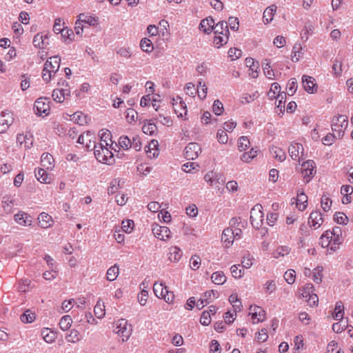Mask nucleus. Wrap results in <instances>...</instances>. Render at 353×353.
Segmentation results:
<instances>
[{"label":"nucleus","mask_w":353,"mask_h":353,"mask_svg":"<svg viewBox=\"0 0 353 353\" xmlns=\"http://www.w3.org/2000/svg\"><path fill=\"white\" fill-rule=\"evenodd\" d=\"M61 58L59 56H54L48 59L42 72V78L46 82H49L60 67Z\"/></svg>","instance_id":"obj_1"},{"label":"nucleus","mask_w":353,"mask_h":353,"mask_svg":"<svg viewBox=\"0 0 353 353\" xmlns=\"http://www.w3.org/2000/svg\"><path fill=\"white\" fill-rule=\"evenodd\" d=\"M94 153L98 161L102 163L110 165L114 161L112 152L107 148L106 145L101 143L94 142Z\"/></svg>","instance_id":"obj_2"},{"label":"nucleus","mask_w":353,"mask_h":353,"mask_svg":"<svg viewBox=\"0 0 353 353\" xmlns=\"http://www.w3.org/2000/svg\"><path fill=\"white\" fill-rule=\"evenodd\" d=\"M332 130L337 133L338 137L342 138L344 135V131L348 125L347 117L345 115H339L334 117L332 121Z\"/></svg>","instance_id":"obj_3"},{"label":"nucleus","mask_w":353,"mask_h":353,"mask_svg":"<svg viewBox=\"0 0 353 353\" xmlns=\"http://www.w3.org/2000/svg\"><path fill=\"white\" fill-rule=\"evenodd\" d=\"M263 207L260 204L255 205L250 211V222L252 225L256 230L259 229L263 221Z\"/></svg>","instance_id":"obj_4"},{"label":"nucleus","mask_w":353,"mask_h":353,"mask_svg":"<svg viewBox=\"0 0 353 353\" xmlns=\"http://www.w3.org/2000/svg\"><path fill=\"white\" fill-rule=\"evenodd\" d=\"M131 325L123 319H119L114 329V332L122 337L123 342L127 341L131 334Z\"/></svg>","instance_id":"obj_5"},{"label":"nucleus","mask_w":353,"mask_h":353,"mask_svg":"<svg viewBox=\"0 0 353 353\" xmlns=\"http://www.w3.org/2000/svg\"><path fill=\"white\" fill-rule=\"evenodd\" d=\"M201 152L200 145L196 143H190L185 148V157L188 160L196 159Z\"/></svg>","instance_id":"obj_6"},{"label":"nucleus","mask_w":353,"mask_h":353,"mask_svg":"<svg viewBox=\"0 0 353 353\" xmlns=\"http://www.w3.org/2000/svg\"><path fill=\"white\" fill-rule=\"evenodd\" d=\"M152 233L155 237L165 241L170 238V230L166 226H161L157 223L152 225Z\"/></svg>","instance_id":"obj_7"},{"label":"nucleus","mask_w":353,"mask_h":353,"mask_svg":"<svg viewBox=\"0 0 353 353\" xmlns=\"http://www.w3.org/2000/svg\"><path fill=\"white\" fill-rule=\"evenodd\" d=\"M14 117L12 112H3L0 114V133H4L13 123Z\"/></svg>","instance_id":"obj_8"},{"label":"nucleus","mask_w":353,"mask_h":353,"mask_svg":"<svg viewBox=\"0 0 353 353\" xmlns=\"http://www.w3.org/2000/svg\"><path fill=\"white\" fill-rule=\"evenodd\" d=\"M314 78L303 75L302 77V83L305 90L309 93L313 94L317 91V85Z\"/></svg>","instance_id":"obj_9"},{"label":"nucleus","mask_w":353,"mask_h":353,"mask_svg":"<svg viewBox=\"0 0 353 353\" xmlns=\"http://www.w3.org/2000/svg\"><path fill=\"white\" fill-rule=\"evenodd\" d=\"M303 147L301 143H292L288 149L289 154L292 159L294 161H301L300 154L303 155Z\"/></svg>","instance_id":"obj_10"},{"label":"nucleus","mask_w":353,"mask_h":353,"mask_svg":"<svg viewBox=\"0 0 353 353\" xmlns=\"http://www.w3.org/2000/svg\"><path fill=\"white\" fill-rule=\"evenodd\" d=\"M302 168L304 178H308V179H306V181L308 182L310 180V177L316 172L314 170L315 163L313 161H307L302 164Z\"/></svg>","instance_id":"obj_11"},{"label":"nucleus","mask_w":353,"mask_h":353,"mask_svg":"<svg viewBox=\"0 0 353 353\" xmlns=\"http://www.w3.org/2000/svg\"><path fill=\"white\" fill-rule=\"evenodd\" d=\"M14 221L23 226H30L32 221L30 215L24 212H19L14 216Z\"/></svg>","instance_id":"obj_12"},{"label":"nucleus","mask_w":353,"mask_h":353,"mask_svg":"<svg viewBox=\"0 0 353 353\" xmlns=\"http://www.w3.org/2000/svg\"><path fill=\"white\" fill-rule=\"evenodd\" d=\"M323 222L322 214L320 211H314L311 212L309 216L308 223L310 226L315 229L319 228Z\"/></svg>","instance_id":"obj_13"},{"label":"nucleus","mask_w":353,"mask_h":353,"mask_svg":"<svg viewBox=\"0 0 353 353\" xmlns=\"http://www.w3.org/2000/svg\"><path fill=\"white\" fill-rule=\"evenodd\" d=\"M250 310L252 311L250 313L252 318L253 319H257L256 323L262 322L265 320V312L261 307L257 305H251L250 307ZM253 323H256L255 321Z\"/></svg>","instance_id":"obj_14"},{"label":"nucleus","mask_w":353,"mask_h":353,"mask_svg":"<svg viewBox=\"0 0 353 353\" xmlns=\"http://www.w3.org/2000/svg\"><path fill=\"white\" fill-rule=\"evenodd\" d=\"M173 108L176 112L178 114L179 117H183V114L185 115L187 114L188 110L185 103L181 99V97H177L176 100V103H173Z\"/></svg>","instance_id":"obj_15"},{"label":"nucleus","mask_w":353,"mask_h":353,"mask_svg":"<svg viewBox=\"0 0 353 353\" xmlns=\"http://www.w3.org/2000/svg\"><path fill=\"white\" fill-rule=\"evenodd\" d=\"M34 108L37 114L41 115L43 113L48 114L50 110L49 103H46L43 98H39L35 101Z\"/></svg>","instance_id":"obj_16"},{"label":"nucleus","mask_w":353,"mask_h":353,"mask_svg":"<svg viewBox=\"0 0 353 353\" xmlns=\"http://www.w3.org/2000/svg\"><path fill=\"white\" fill-rule=\"evenodd\" d=\"M214 26V21L212 17H209L201 20L199 24V29L205 34H210L213 27Z\"/></svg>","instance_id":"obj_17"},{"label":"nucleus","mask_w":353,"mask_h":353,"mask_svg":"<svg viewBox=\"0 0 353 353\" xmlns=\"http://www.w3.org/2000/svg\"><path fill=\"white\" fill-rule=\"evenodd\" d=\"M38 221L39 225L42 228H48L52 226L54 221L48 213L42 212L38 216Z\"/></svg>","instance_id":"obj_18"},{"label":"nucleus","mask_w":353,"mask_h":353,"mask_svg":"<svg viewBox=\"0 0 353 353\" xmlns=\"http://www.w3.org/2000/svg\"><path fill=\"white\" fill-rule=\"evenodd\" d=\"M212 30L216 35L230 34L228 23L225 21H219L216 24L214 23Z\"/></svg>","instance_id":"obj_19"},{"label":"nucleus","mask_w":353,"mask_h":353,"mask_svg":"<svg viewBox=\"0 0 353 353\" xmlns=\"http://www.w3.org/2000/svg\"><path fill=\"white\" fill-rule=\"evenodd\" d=\"M234 239V231H233V229L230 228H225L222 233L221 237V241L225 243V246L229 247L232 245Z\"/></svg>","instance_id":"obj_20"},{"label":"nucleus","mask_w":353,"mask_h":353,"mask_svg":"<svg viewBox=\"0 0 353 353\" xmlns=\"http://www.w3.org/2000/svg\"><path fill=\"white\" fill-rule=\"evenodd\" d=\"M41 334L43 340L48 343H53L57 337V333L51 331L49 328L44 327L41 330Z\"/></svg>","instance_id":"obj_21"},{"label":"nucleus","mask_w":353,"mask_h":353,"mask_svg":"<svg viewBox=\"0 0 353 353\" xmlns=\"http://www.w3.org/2000/svg\"><path fill=\"white\" fill-rule=\"evenodd\" d=\"M182 256L181 250L176 246L171 247L169 249L168 259L171 262H177Z\"/></svg>","instance_id":"obj_22"},{"label":"nucleus","mask_w":353,"mask_h":353,"mask_svg":"<svg viewBox=\"0 0 353 353\" xmlns=\"http://www.w3.org/2000/svg\"><path fill=\"white\" fill-rule=\"evenodd\" d=\"M270 152L273 157L278 159L279 161H283L285 159V152L280 148L272 146L270 148Z\"/></svg>","instance_id":"obj_23"},{"label":"nucleus","mask_w":353,"mask_h":353,"mask_svg":"<svg viewBox=\"0 0 353 353\" xmlns=\"http://www.w3.org/2000/svg\"><path fill=\"white\" fill-rule=\"evenodd\" d=\"M307 202V196L303 191L299 190L297 193L296 205L301 211L304 210L306 208L305 203Z\"/></svg>","instance_id":"obj_24"},{"label":"nucleus","mask_w":353,"mask_h":353,"mask_svg":"<svg viewBox=\"0 0 353 353\" xmlns=\"http://www.w3.org/2000/svg\"><path fill=\"white\" fill-rule=\"evenodd\" d=\"M344 315V305L342 301H338L336 303L333 318L335 320H342Z\"/></svg>","instance_id":"obj_25"},{"label":"nucleus","mask_w":353,"mask_h":353,"mask_svg":"<svg viewBox=\"0 0 353 353\" xmlns=\"http://www.w3.org/2000/svg\"><path fill=\"white\" fill-rule=\"evenodd\" d=\"M53 161V157L49 153H43L41 157V165L47 170L52 168Z\"/></svg>","instance_id":"obj_26"},{"label":"nucleus","mask_w":353,"mask_h":353,"mask_svg":"<svg viewBox=\"0 0 353 353\" xmlns=\"http://www.w3.org/2000/svg\"><path fill=\"white\" fill-rule=\"evenodd\" d=\"M332 234L330 230H327L321 235L319 244H321L323 248H330L332 243Z\"/></svg>","instance_id":"obj_27"},{"label":"nucleus","mask_w":353,"mask_h":353,"mask_svg":"<svg viewBox=\"0 0 353 353\" xmlns=\"http://www.w3.org/2000/svg\"><path fill=\"white\" fill-rule=\"evenodd\" d=\"M262 66L265 77L270 79H274V72L273 70L271 69L270 61L268 59H265L264 61L262 62Z\"/></svg>","instance_id":"obj_28"},{"label":"nucleus","mask_w":353,"mask_h":353,"mask_svg":"<svg viewBox=\"0 0 353 353\" xmlns=\"http://www.w3.org/2000/svg\"><path fill=\"white\" fill-rule=\"evenodd\" d=\"M212 281L216 285H222L226 281V276L221 271L214 272L211 276Z\"/></svg>","instance_id":"obj_29"},{"label":"nucleus","mask_w":353,"mask_h":353,"mask_svg":"<svg viewBox=\"0 0 353 353\" xmlns=\"http://www.w3.org/2000/svg\"><path fill=\"white\" fill-rule=\"evenodd\" d=\"M119 275V267L117 265H114L110 267L106 273V279L108 281H114Z\"/></svg>","instance_id":"obj_30"},{"label":"nucleus","mask_w":353,"mask_h":353,"mask_svg":"<svg viewBox=\"0 0 353 353\" xmlns=\"http://www.w3.org/2000/svg\"><path fill=\"white\" fill-rule=\"evenodd\" d=\"M229 35L230 34L215 35L213 41L214 46L219 48L226 44L229 39Z\"/></svg>","instance_id":"obj_31"},{"label":"nucleus","mask_w":353,"mask_h":353,"mask_svg":"<svg viewBox=\"0 0 353 353\" xmlns=\"http://www.w3.org/2000/svg\"><path fill=\"white\" fill-rule=\"evenodd\" d=\"M35 176L38 181L43 183H50V179L48 177V174L47 172L43 168H39L37 172H35Z\"/></svg>","instance_id":"obj_32"},{"label":"nucleus","mask_w":353,"mask_h":353,"mask_svg":"<svg viewBox=\"0 0 353 353\" xmlns=\"http://www.w3.org/2000/svg\"><path fill=\"white\" fill-rule=\"evenodd\" d=\"M167 286L164 285L163 283L155 282L153 285V291L158 298L165 299V295L163 294V290H165Z\"/></svg>","instance_id":"obj_33"},{"label":"nucleus","mask_w":353,"mask_h":353,"mask_svg":"<svg viewBox=\"0 0 353 353\" xmlns=\"http://www.w3.org/2000/svg\"><path fill=\"white\" fill-rule=\"evenodd\" d=\"M36 315L30 310L25 311L20 316L21 321L24 323H32L35 320Z\"/></svg>","instance_id":"obj_34"},{"label":"nucleus","mask_w":353,"mask_h":353,"mask_svg":"<svg viewBox=\"0 0 353 353\" xmlns=\"http://www.w3.org/2000/svg\"><path fill=\"white\" fill-rule=\"evenodd\" d=\"M72 323V319L71 316L69 315H65L59 321V326L62 330L65 331L70 327Z\"/></svg>","instance_id":"obj_35"},{"label":"nucleus","mask_w":353,"mask_h":353,"mask_svg":"<svg viewBox=\"0 0 353 353\" xmlns=\"http://www.w3.org/2000/svg\"><path fill=\"white\" fill-rule=\"evenodd\" d=\"M94 312L95 316L99 319H101L105 316V305L101 300L97 301L94 308Z\"/></svg>","instance_id":"obj_36"},{"label":"nucleus","mask_w":353,"mask_h":353,"mask_svg":"<svg viewBox=\"0 0 353 353\" xmlns=\"http://www.w3.org/2000/svg\"><path fill=\"white\" fill-rule=\"evenodd\" d=\"M140 47L145 52H150L154 49L152 42L148 38H143L141 40Z\"/></svg>","instance_id":"obj_37"},{"label":"nucleus","mask_w":353,"mask_h":353,"mask_svg":"<svg viewBox=\"0 0 353 353\" xmlns=\"http://www.w3.org/2000/svg\"><path fill=\"white\" fill-rule=\"evenodd\" d=\"M157 127L154 123L149 121L148 123L144 124L142 127L143 133L149 135H152L157 131Z\"/></svg>","instance_id":"obj_38"},{"label":"nucleus","mask_w":353,"mask_h":353,"mask_svg":"<svg viewBox=\"0 0 353 353\" xmlns=\"http://www.w3.org/2000/svg\"><path fill=\"white\" fill-rule=\"evenodd\" d=\"M207 90L208 88L205 83L201 79L199 81L198 86H197V93L198 96L201 99H204L206 98L207 95Z\"/></svg>","instance_id":"obj_39"},{"label":"nucleus","mask_w":353,"mask_h":353,"mask_svg":"<svg viewBox=\"0 0 353 353\" xmlns=\"http://www.w3.org/2000/svg\"><path fill=\"white\" fill-rule=\"evenodd\" d=\"M276 8L274 6H272L265 10L263 12V19L267 23H269L273 19V12L276 11Z\"/></svg>","instance_id":"obj_40"},{"label":"nucleus","mask_w":353,"mask_h":353,"mask_svg":"<svg viewBox=\"0 0 353 353\" xmlns=\"http://www.w3.org/2000/svg\"><path fill=\"white\" fill-rule=\"evenodd\" d=\"M343 242L342 236H333L332 243L328 250L335 252L339 248V245Z\"/></svg>","instance_id":"obj_41"},{"label":"nucleus","mask_w":353,"mask_h":353,"mask_svg":"<svg viewBox=\"0 0 353 353\" xmlns=\"http://www.w3.org/2000/svg\"><path fill=\"white\" fill-rule=\"evenodd\" d=\"M115 52L120 57L125 58V59H129L132 56V51L130 48H126V47L117 48L115 49Z\"/></svg>","instance_id":"obj_42"},{"label":"nucleus","mask_w":353,"mask_h":353,"mask_svg":"<svg viewBox=\"0 0 353 353\" xmlns=\"http://www.w3.org/2000/svg\"><path fill=\"white\" fill-rule=\"evenodd\" d=\"M65 339L69 343H77L80 341L79 332L77 330L72 329L70 330V334L65 336Z\"/></svg>","instance_id":"obj_43"},{"label":"nucleus","mask_w":353,"mask_h":353,"mask_svg":"<svg viewBox=\"0 0 353 353\" xmlns=\"http://www.w3.org/2000/svg\"><path fill=\"white\" fill-rule=\"evenodd\" d=\"M257 154V150L252 148L249 152H245L242 154L241 159L245 163H249Z\"/></svg>","instance_id":"obj_44"},{"label":"nucleus","mask_w":353,"mask_h":353,"mask_svg":"<svg viewBox=\"0 0 353 353\" xmlns=\"http://www.w3.org/2000/svg\"><path fill=\"white\" fill-rule=\"evenodd\" d=\"M314 28L312 24L305 25L304 30L301 34V39L303 41H306L309 38L308 34H312L314 32Z\"/></svg>","instance_id":"obj_45"},{"label":"nucleus","mask_w":353,"mask_h":353,"mask_svg":"<svg viewBox=\"0 0 353 353\" xmlns=\"http://www.w3.org/2000/svg\"><path fill=\"white\" fill-rule=\"evenodd\" d=\"M334 219L338 224L347 225L348 223V218L343 212H336Z\"/></svg>","instance_id":"obj_46"},{"label":"nucleus","mask_w":353,"mask_h":353,"mask_svg":"<svg viewBox=\"0 0 353 353\" xmlns=\"http://www.w3.org/2000/svg\"><path fill=\"white\" fill-rule=\"evenodd\" d=\"M86 118V115L83 114L82 112H77L73 114L72 120L80 125H83L87 123Z\"/></svg>","instance_id":"obj_47"},{"label":"nucleus","mask_w":353,"mask_h":353,"mask_svg":"<svg viewBox=\"0 0 353 353\" xmlns=\"http://www.w3.org/2000/svg\"><path fill=\"white\" fill-rule=\"evenodd\" d=\"M250 140L247 137H241L238 140V148L240 151L245 150L249 145H250Z\"/></svg>","instance_id":"obj_48"},{"label":"nucleus","mask_w":353,"mask_h":353,"mask_svg":"<svg viewBox=\"0 0 353 353\" xmlns=\"http://www.w3.org/2000/svg\"><path fill=\"white\" fill-rule=\"evenodd\" d=\"M119 144L123 150H128L132 146L131 140L127 136H122L119 138Z\"/></svg>","instance_id":"obj_49"},{"label":"nucleus","mask_w":353,"mask_h":353,"mask_svg":"<svg viewBox=\"0 0 353 353\" xmlns=\"http://www.w3.org/2000/svg\"><path fill=\"white\" fill-rule=\"evenodd\" d=\"M297 89V81L295 79H291L287 85L288 94L290 96L293 95Z\"/></svg>","instance_id":"obj_50"},{"label":"nucleus","mask_w":353,"mask_h":353,"mask_svg":"<svg viewBox=\"0 0 353 353\" xmlns=\"http://www.w3.org/2000/svg\"><path fill=\"white\" fill-rule=\"evenodd\" d=\"M33 44L39 48H44V39L43 34H37L33 39Z\"/></svg>","instance_id":"obj_51"},{"label":"nucleus","mask_w":353,"mask_h":353,"mask_svg":"<svg viewBox=\"0 0 353 353\" xmlns=\"http://www.w3.org/2000/svg\"><path fill=\"white\" fill-rule=\"evenodd\" d=\"M290 248L288 246H281L278 248L274 252V257L279 258V256H283L290 253Z\"/></svg>","instance_id":"obj_52"},{"label":"nucleus","mask_w":353,"mask_h":353,"mask_svg":"<svg viewBox=\"0 0 353 353\" xmlns=\"http://www.w3.org/2000/svg\"><path fill=\"white\" fill-rule=\"evenodd\" d=\"M302 296L305 298L308 297L307 301L310 306L315 305L319 301V298L317 295L315 294H310L309 292H305L304 293L302 294Z\"/></svg>","instance_id":"obj_53"},{"label":"nucleus","mask_w":353,"mask_h":353,"mask_svg":"<svg viewBox=\"0 0 353 353\" xmlns=\"http://www.w3.org/2000/svg\"><path fill=\"white\" fill-rule=\"evenodd\" d=\"M321 206L325 212L328 211L332 205V200L325 194H323L321 197Z\"/></svg>","instance_id":"obj_54"},{"label":"nucleus","mask_w":353,"mask_h":353,"mask_svg":"<svg viewBox=\"0 0 353 353\" xmlns=\"http://www.w3.org/2000/svg\"><path fill=\"white\" fill-rule=\"evenodd\" d=\"M253 257L251 256L250 253H246L242 259L241 263L243 268H250L252 265Z\"/></svg>","instance_id":"obj_55"},{"label":"nucleus","mask_w":353,"mask_h":353,"mask_svg":"<svg viewBox=\"0 0 353 353\" xmlns=\"http://www.w3.org/2000/svg\"><path fill=\"white\" fill-rule=\"evenodd\" d=\"M138 117L137 112L132 108H128L126 110V119L127 121L131 123L136 121Z\"/></svg>","instance_id":"obj_56"},{"label":"nucleus","mask_w":353,"mask_h":353,"mask_svg":"<svg viewBox=\"0 0 353 353\" xmlns=\"http://www.w3.org/2000/svg\"><path fill=\"white\" fill-rule=\"evenodd\" d=\"M123 230L126 233H130L134 227V221L130 219H127L122 221L121 223Z\"/></svg>","instance_id":"obj_57"},{"label":"nucleus","mask_w":353,"mask_h":353,"mask_svg":"<svg viewBox=\"0 0 353 353\" xmlns=\"http://www.w3.org/2000/svg\"><path fill=\"white\" fill-rule=\"evenodd\" d=\"M296 274L295 271L293 270H289L285 272L284 274V279L286 282L289 284H292L295 281Z\"/></svg>","instance_id":"obj_58"},{"label":"nucleus","mask_w":353,"mask_h":353,"mask_svg":"<svg viewBox=\"0 0 353 353\" xmlns=\"http://www.w3.org/2000/svg\"><path fill=\"white\" fill-rule=\"evenodd\" d=\"M212 295L214 296V290H209L205 292L200 298L199 301L201 302V304H208L210 303V300L211 299Z\"/></svg>","instance_id":"obj_59"},{"label":"nucleus","mask_w":353,"mask_h":353,"mask_svg":"<svg viewBox=\"0 0 353 353\" xmlns=\"http://www.w3.org/2000/svg\"><path fill=\"white\" fill-rule=\"evenodd\" d=\"M190 268L194 270H198L201 265V259L198 255H193L190 259Z\"/></svg>","instance_id":"obj_60"},{"label":"nucleus","mask_w":353,"mask_h":353,"mask_svg":"<svg viewBox=\"0 0 353 353\" xmlns=\"http://www.w3.org/2000/svg\"><path fill=\"white\" fill-rule=\"evenodd\" d=\"M259 97V94L257 92H255L252 94H244L241 97V103H249L253 101L255 99Z\"/></svg>","instance_id":"obj_61"},{"label":"nucleus","mask_w":353,"mask_h":353,"mask_svg":"<svg viewBox=\"0 0 353 353\" xmlns=\"http://www.w3.org/2000/svg\"><path fill=\"white\" fill-rule=\"evenodd\" d=\"M230 270L232 276L234 277L235 279L241 278L243 274H244V270L243 269H239L237 265H233L231 267Z\"/></svg>","instance_id":"obj_62"},{"label":"nucleus","mask_w":353,"mask_h":353,"mask_svg":"<svg viewBox=\"0 0 353 353\" xmlns=\"http://www.w3.org/2000/svg\"><path fill=\"white\" fill-rule=\"evenodd\" d=\"M323 268L317 267L314 270L313 272V280L316 283H320L322 281V272Z\"/></svg>","instance_id":"obj_63"},{"label":"nucleus","mask_w":353,"mask_h":353,"mask_svg":"<svg viewBox=\"0 0 353 353\" xmlns=\"http://www.w3.org/2000/svg\"><path fill=\"white\" fill-rule=\"evenodd\" d=\"M213 112L216 115H221L223 110L222 103L219 100H215L213 103Z\"/></svg>","instance_id":"obj_64"}]
</instances>
